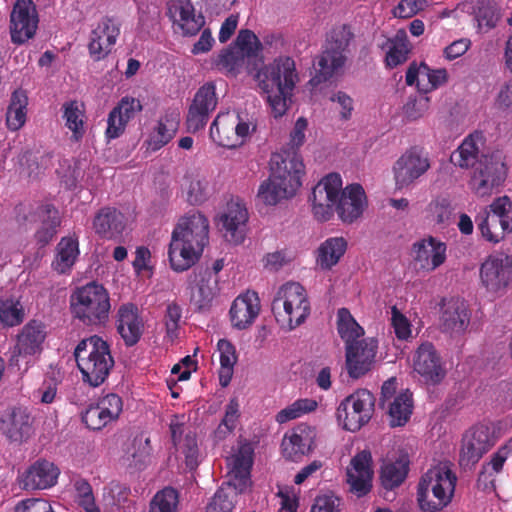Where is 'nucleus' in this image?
<instances>
[{
	"instance_id": "obj_1",
	"label": "nucleus",
	"mask_w": 512,
	"mask_h": 512,
	"mask_svg": "<svg viewBox=\"0 0 512 512\" xmlns=\"http://www.w3.org/2000/svg\"><path fill=\"white\" fill-rule=\"evenodd\" d=\"M271 174L258 189V198L274 206L291 198L302 185L305 166L301 156L293 149L273 153L270 159Z\"/></svg>"
},
{
	"instance_id": "obj_26",
	"label": "nucleus",
	"mask_w": 512,
	"mask_h": 512,
	"mask_svg": "<svg viewBox=\"0 0 512 512\" xmlns=\"http://www.w3.org/2000/svg\"><path fill=\"white\" fill-rule=\"evenodd\" d=\"M371 464V452L363 450L351 459L350 466L347 468V482L350 484V490L358 497L368 494L372 488Z\"/></svg>"
},
{
	"instance_id": "obj_42",
	"label": "nucleus",
	"mask_w": 512,
	"mask_h": 512,
	"mask_svg": "<svg viewBox=\"0 0 512 512\" xmlns=\"http://www.w3.org/2000/svg\"><path fill=\"white\" fill-rule=\"evenodd\" d=\"M382 49H387L385 63L388 67L394 68L404 63L410 53V43L404 29H399L393 38H387L381 44Z\"/></svg>"
},
{
	"instance_id": "obj_49",
	"label": "nucleus",
	"mask_w": 512,
	"mask_h": 512,
	"mask_svg": "<svg viewBox=\"0 0 512 512\" xmlns=\"http://www.w3.org/2000/svg\"><path fill=\"white\" fill-rule=\"evenodd\" d=\"M62 109L65 126L72 132L71 139L75 142H79L85 134L84 110L75 100L65 102Z\"/></svg>"
},
{
	"instance_id": "obj_11",
	"label": "nucleus",
	"mask_w": 512,
	"mask_h": 512,
	"mask_svg": "<svg viewBox=\"0 0 512 512\" xmlns=\"http://www.w3.org/2000/svg\"><path fill=\"white\" fill-rule=\"evenodd\" d=\"M431 167L428 154L423 148L407 149L394 163L393 174L398 189L407 188L422 177Z\"/></svg>"
},
{
	"instance_id": "obj_57",
	"label": "nucleus",
	"mask_w": 512,
	"mask_h": 512,
	"mask_svg": "<svg viewBox=\"0 0 512 512\" xmlns=\"http://www.w3.org/2000/svg\"><path fill=\"white\" fill-rule=\"evenodd\" d=\"M317 405V402L310 398L298 399L286 408L280 410L276 414L275 419L279 424H283L314 411Z\"/></svg>"
},
{
	"instance_id": "obj_21",
	"label": "nucleus",
	"mask_w": 512,
	"mask_h": 512,
	"mask_svg": "<svg viewBox=\"0 0 512 512\" xmlns=\"http://www.w3.org/2000/svg\"><path fill=\"white\" fill-rule=\"evenodd\" d=\"M190 303L197 312L208 311L216 295L218 279L209 268H199L190 276Z\"/></svg>"
},
{
	"instance_id": "obj_59",
	"label": "nucleus",
	"mask_w": 512,
	"mask_h": 512,
	"mask_svg": "<svg viewBox=\"0 0 512 512\" xmlns=\"http://www.w3.org/2000/svg\"><path fill=\"white\" fill-rule=\"evenodd\" d=\"M151 453L150 439L136 437L132 443V452H127V460L129 466L141 470L145 466L147 459Z\"/></svg>"
},
{
	"instance_id": "obj_14",
	"label": "nucleus",
	"mask_w": 512,
	"mask_h": 512,
	"mask_svg": "<svg viewBox=\"0 0 512 512\" xmlns=\"http://www.w3.org/2000/svg\"><path fill=\"white\" fill-rule=\"evenodd\" d=\"M217 104L218 97L215 84L207 82L200 86L188 108L187 130L191 133L202 130L206 126L211 113L216 109Z\"/></svg>"
},
{
	"instance_id": "obj_25",
	"label": "nucleus",
	"mask_w": 512,
	"mask_h": 512,
	"mask_svg": "<svg viewBox=\"0 0 512 512\" xmlns=\"http://www.w3.org/2000/svg\"><path fill=\"white\" fill-rule=\"evenodd\" d=\"M248 211L244 204L230 201L220 216L221 231L226 241L238 245L245 239Z\"/></svg>"
},
{
	"instance_id": "obj_38",
	"label": "nucleus",
	"mask_w": 512,
	"mask_h": 512,
	"mask_svg": "<svg viewBox=\"0 0 512 512\" xmlns=\"http://www.w3.org/2000/svg\"><path fill=\"white\" fill-rule=\"evenodd\" d=\"M202 253L203 250L196 249L188 242L174 236L171 237L168 256L171 268L174 271L183 272L188 270L198 261Z\"/></svg>"
},
{
	"instance_id": "obj_41",
	"label": "nucleus",
	"mask_w": 512,
	"mask_h": 512,
	"mask_svg": "<svg viewBox=\"0 0 512 512\" xmlns=\"http://www.w3.org/2000/svg\"><path fill=\"white\" fill-rule=\"evenodd\" d=\"M347 241L343 237L327 238L316 250V265L323 271L336 266L347 250Z\"/></svg>"
},
{
	"instance_id": "obj_3",
	"label": "nucleus",
	"mask_w": 512,
	"mask_h": 512,
	"mask_svg": "<svg viewBox=\"0 0 512 512\" xmlns=\"http://www.w3.org/2000/svg\"><path fill=\"white\" fill-rule=\"evenodd\" d=\"M457 476L448 462L429 468L419 479L416 500L423 512H439L447 507L454 496Z\"/></svg>"
},
{
	"instance_id": "obj_44",
	"label": "nucleus",
	"mask_w": 512,
	"mask_h": 512,
	"mask_svg": "<svg viewBox=\"0 0 512 512\" xmlns=\"http://www.w3.org/2000/svg\"><path fill=\"white\" fill-rule=\"evenodd\" d=\"M391 427L404 426L413 412V397L409 390L397 394L392 401L386 404Z\"/></svg>"
},
{
	"instance_id": "obj_10",
	"label": "nucleus",
	"mask_w": 512,
	"mask_h": 512,
	"mask_svg": "<svg viewBox=\"0 0 512 512\" xmlns=\"http://www.w3.org/2000/svg\"><path fill=\"white\" fill-rule=\"evenodd\" d=\"M374 406V395L367 389H359L341 401L336 416L345 430L356 432L369 422Z\"/></svg>"
},
{
	"instance_id": "obj_22",
	"label": "nucleus",
	"mask_w": 512,
	"mask_h": 512,
	"mask_svg": "<svg viewBox=\"0 0 512 512\" xmlns=\"http://www.w3.org/2000/svg\"><path fill=\"white\" fill-rule=\"evenodd\" d=\"M413 369L427 383L432 384L440 383L446 375L441 358L430 342H424L416 349L413 356Z\"/></svg>"
},
{
	"instance_id": "obj_32",
	"label": "nucleus",
	"mask_w": 512,
	"mask_h": 512,
	"mask_svg": "<svg viewBox=\"0 0 512 512\" xmlns=\"http://www.w3.org/2000/svg\"><path fill=\"white\" fill-rule=\"evenodd\" d=\"M93 228L102 239L120 241L126 228V219L116 208L103 207L93 219Z\"/></svg>"
},
{
	"instance_id": "obj_27",
	"label": "nucleus",
	"mask_w": 512,
	"mask_h": 512,
	"mask_svg": "<svg viewBox=\"0 0 512 512\" xmlns=\"http://www.w3.org/2000/svg\"><path fill=\"white\" fill-rule=\"evenodd\" d=\"M119 34V24L113 18L104 17L91 32L88 44L90 56L95 61L104 59L111 52Z\"/></svg>"
},
{
	"instance_id": "obj_19",
	"label": "nucleus",
	"mask_w": 512,
	"mask_h": 512,
	"mask_svg": "<svg viewBox=\"0 0 512 512\" xmlns=\"http://www.w3.org/2000/svg\"><path fill=\"white\" fill-rule=\"evenodd\" d=\"M0 432L10 443L22 444L33 434L31 415L26 408L13 407L0 417Z\"/></svg>"
},
{
	"instance_id": "obj_7",
	"label": "nucleus",
	"mask_w": 512,
	"mask_h": 512,
	"mask_svg": "<svg viewBox=\"0 0 512 512\" xmlns=\"http://www.w3.org/2000/svg\"><path fill=\"white\" fill-rule=\"evenodd\" d=\"M276 320L286 324L289 330L302 325L311 312L305 288L298 282H288L280 287L272 302Z\"/></svg>"
},
{
	"instance_id": "obj_51",
	"label": "nucleus",
	"mask_w": 512,
	"mask_h": 512,
	"mask_svg": "<svg viewBox=\"0 0 512 512\" xmlns=\"http://www.w3.org/2000/svg\"><path fill=\"white\" fill-rule=\"evenodd\" d=\"M187 201L192 205L203 203L209 195V182L198 173L188 172L184 176Z\"/></svg>"
},
{
	"instance_id": "obj_61",
	"label": "nucleus",
	"mask_w": 512,
	"mask_h": 512,
	"mask_svg": "<svg viewBox=\"0 0 512 512\" xmlns=\"http://www.w3.org/2000/svg\"><path fill=\"white\" fill-rule=\"evenodd\" d=\"M130 493L131 490L126 484L113 481L104 488L103 501L112 509L119 508L128 500Z\"/></svg>"
},
{
	"instance_id": "obj_15",
	"label": "nucleus",
	"mask_w": 512,
	"mask_h": 512,
	"mask_svg": "<svg viewBox=\"0 0 512 512\" xmlns=\"http://www.w3.org/2000/svg\"><path fill=\"white\" fill-rule=\"evenodd\" d=\"M378 348L375 338H361L345 347V363L348 375L353 379L364 376L371 370Z\"/></svg>"
},
{
	"instance_id": "obj_18",
	"label": "nucleus",
	"mask_w": 512,
	"mask_h": 512,
	"mask_svg": "<svg viewBox=\"0 0 512 512\" xmlns=\"http://www.w3.org/2000/svg\"><path fill=\"white\" fill-rule=\"evenodd\" d=\"M46 326L39 320L28 321L16 336V343L11 354V363L17 364L19 357L40 354L46 339Z\"/></svg>"
},
{
	"instance_id": "obj_56",
	"label": "nucleus",
	"mask_w": 512,
	"mask_h": 512,
	"mask_svg": "<svg viewBox=\"0 0 512 512\" xmlns=\"http://www.w3.org/2000/svg\"><path fill=\"white\" fill-rule=\"evenodd\" d=\"M407 474V464L399 461L387 463L381 468L380 479L382 486L387 490H392L404 482Z\"/></svg>"
},
{
	"instance_id": "obj_54",
	"label": "nucleus",
	"mask_w": 512,
	"mask_h": 512,
	"mask_svg": "<svg viewBox=\"0 0 512 512\" xmlns=\"http://www.w3.org/2000/svg\"><path fill=\"white\" fill-rule=\"evenodd\" d=\"M25 318V310L18 300L0 299V324L2 327H15Z\"/></svg>"
},
{
	"instance_id": "obj_53",
	"label": "nucleus",
	"mask_w": 512,
	"mask_h": 512,
	"mask_svg": "<svg viewBox=\"0 0 512 512\" xmlns=\"http://www.w3.org/2000/svg\"><path fill=\"white\" fill-rule=\"evenodd\" d=\"M242 492L222 484L206 507V512H232L236 498Z\"/></svg>"
},
{
	"instance_id": "obj_13",
	"label": "nucleus",
	"mask_w": 512,
	"mask_h": 512,
	"mask_svg": "<svg viewBox=\"0 0 512 512\" xmlns=\"http://www.w3.org/2000/svg\"><path fill=\"white\" fill-rule=\"evenodd\" d=\"M505 176L503 162L492 156H482L480 162L473 168L469 186L476 195L488 196L504 182Z\"/></svg>"
},
{
	"instance_id": "obj_6",
	"label": "nucleus",
	"mask_w": 512,
	"mask_h": 512,
	"mask_svg": "<svg viewBox=\"0 0 512 512\" xmlns=\"http://www.w3.org/2000/svg\"><path fill=\"white\" fill-rule=\"evenodd\" d=\"M353 36L350 27L347 25H341L331 30L326 38L323 50L317 58L316 73L310 80L312 86L330 80L344 67L348 58V47Z\"/></svg>"
},
{
	"instance_id": "obj_40",
	"label": "nucleus",
	"mask_w": 512,
	"mask_h": 512,
	"mask_svg": "<svg viewBox=\"0 0 512 512\" xmlns=\"http://www.w3.org/2000/svg\"><path fill=\"white\" fill-rule=\"evenodd\" d=\"M210 138L218 146L233 149L239 146L235 119L229 113L218 114L210 127Z\"/></svg>"
},
{
	"instance_id": "obj_33",
	"label": "nucleus",
	"mask_w": 512,
	"mask_h": 512,
	"mask_svg": "<svg viewBox=\"0 0 512 512\" xmlns=\"http://www.w3.org/2000/svg\"><path fill=\"white\" fill-rule=\"evenodd\" d=\"M116 327L126 346L138 343L143 333V322L135 304L125 303L119 307Z\"/></svg>"
},
{
	"instance_id": "obj_55",
	"label": "nucleus",
	"mask_w": 512,
	"mask_h": 512,
	"mask_svg": "<svg viewBox=\"0 0 512 512\" xmlns=\"http://www.w3.org/2000/svg\"><path fill=\"white\" fill-rule=\"evenodd\" d=\"M179 505V493L173 487L159 490L151 499L149 512H176Z\"/></svg>"
},
{
	"instance_id": "obj_43",
	"label": "nucleus",
	"mask_w": 512,
	"mask_h": 512,
	"mask_svg": "<svg viewBox=\"0 0 512 512\" xmlns=\"http://www.w3.org/2000/svg\"><path fill=\"white\" fill-rule=\"evenodd\" d=\"M509 456L511 455L507 450H505L503 446H500L497 451L491 455L490 460L483 463L477 479L479 488L488 491L495 489V476L502 471Z\"/></svg>"
},
{
	"instance_id": "obj_63",
	"label": "nucleus",
	"mask_w": 512,
	"mask_h": 512,
	"mask_svg": "<svg viewBox=\"0 0 512 512\" xmlns=\"http://www.w3.org/2000/svg\"><path fill=\"white\" fill-rule=\"evenodd\" d=\"M235 45L243 56H256L261 49V43L258 37L254 32L248 29L239 31Z\"/></svg>"
},
{
	"instance_id": "obj_48",
	"label": "nucleus",
	"mask_w": 512,
	"mask_h": 512,
	"mask_svg": "<svg viewBox=\"0 0 512 512\" xmlns=\"http://www.w3.org/2000/svg\"><path fill=\"white\" fill-rule=\"evenodd\" d=\"M79 255V243L77 238L63 237L57 244V255L52 263L53 268L64 274L74 265Z\"/></svg>"
},
{
	"instance_id": "obj_64",
	"label": "nucleus",
	"mask_w": 512,
	"mask_h": 512,
	"mask_svg": "<svg viewBox=\"0 0 512 512\" xmlns=\"http://www.w3.org/2000/svg\"><path fill=\"white\" fill-rule=\"evenodd\" d=\"M244 56L235 48L224 49L216 60V66L220 70L235 74L237 69L243 64Z\"/></svg>"
},
{
	"instance_id": "obj_28",
	"label": "nucleus",
	"mask_w": 512,
	"mask_h": 512,
	"mask_svg": "<svg viewBox=\"0 0 512 512\" xmlns=\"http://www.w3.org/2000/svg\"><path fill=\"white\" fill-rule=\"evenodd\" d=\"M167 15L180 27L185 36L196 35L205 24L204 16L195 13L191 0H170Z\"/></svg>"
},
{
	"instance_id": "obj_31",
	"label": "nucleus",
	"mask_w": 512,
	"mask_h": 512,
	"mask_svg": "<svg viewBox=\"0 0 512 512\" xmlns=\"http://www.w3.org/2000/svg\"><path fill=\"white\" fill-rule=\"evenodd\" d=\"M446 250V244L432 236L413 244L414 260L426 271H433L445 262Z\"/></svg>"
},
{
	"instance_id": "obj_23",
	"label": "nucleus",
	"mask_w": 512,
	"mask_h": 512,
	"mask_svg": "<svg viewBox=\"0 0 512 512\" xmlns=\"http://www.w3.org/2000/svg\"><path fill=\"white\" fill-rule=\"evenodd\" d=\"M316 429L307 424H299L285 433L281 448L283 456L291 461H297L315 447Z\"/></svg>"
},
{
	"instance_id": "obj_8",
	"label": "nucleus",
	"mask_w": 512,
	"mask_h": 512,
	"mask_svg": "<svg viewBox=\"0 0 512 512\" xmlns=\"http://www.w3.org/2000/svg\"><path fill=\"white\" fill-rule=\"evenodd\" d=\"M511 206L509 197L502 196L478 212L475 223L486 241L498 243L504 239L507 232H512Z\"/></svg>"
},
{
	"instance_id": "obj_16",
	"label": "nucleus",
	"mask_w": 512,
	"mask_h": 512,
	"mask_svg": "<svg viewBox=\"0 0 512 512\" xmlns=\"http://www.w3.org/2000/svg\"><path fill=\"white\" fill-rule=\"evenodd\" d=\"M10 18L13 43L23 44L34 36L38 27V15L32 0H17Z\"/></svg>"
},
{
	"instance_id": "obj_62",
	"label": "nucleus",
	"mask_w": 512,
	"mask_h": 512,
	"mask_svg": "<svg viewBox=\"0 0 512 512\" xmlns=\"http://www.w3.org/2000/svg\"><path fill=\"white\" fill-rule=\"evenodd\" d=\"M429 107V97L420 93L419 96L408 98L406 104L403 107V112L409 121H416L427 113Z\"/></svg>"
},
{
	"instance_id": "obj_37",
	"label": "nucleus",
	"mask_w": 512,
	"mask_h": 512,
	"mask_svg": "<svg viewBox=\"0 0 512 512\" xmlns=\"http://www.w3.org/2000/svg\"><path fill=\"white\" fill-rule=\"evenodd\" d=\"M59 469L54 463L39 459L25 473V489H47L54 486L59 476Z\"/></svg>"
},
{
	"instance_id": "obj_30",
	"label": "nucleus",
	"mask_w": 512,
	"mask_h": 512,
	"mask_svg": "<svg viewBox=\"0 0 512 512\" xmlns=\"http://www.w3.org/2000/svg\"><path fill=\"white\" fill-rule=\"evenodd\" d=\"M260 312V300L258 294L253 291H247L239 295L233 301L229 316L231 324L238 330H244L250 327Z\"/></svg>"
},
{
	"instance_id": "obj_34",
	"label": "nucleus",
	"mask_w": 512,
	"mask_h": 512,
	"mask_svg": "<svg viewBox=\"0 0 512 512\" xmlns=\"http://www.w3.org/2000/svg\"><path fill=\"white\" fill-rule=\"evenodd\" d=\"M512 275L509 258L490 256L481 265L480 277L483 285L489 291L497 292L505 288Z\"/></svg>"
},
{
	"instance_id": "obj_5",
	"label": "nucleus",
	"mask_w": 512,
	"mask_h": 512,
	"mask_svg": "<svg viewBox=\"0 0 512 512\" xmlns=\"http://www.w3.org/2000/svg\"><path fill=\"white\" fill-rule=\"evenodd\" d=\"M110 309L109 292L95 281L77 287L70 296L73 317L86 326H105L109 320Z\"/></svg>"
},
{
	"instance_id": "obj_39",
	"label": "nucleus",
	"mask_w": 512,
	"mask_h": 512,
	"mask_svg": "<svg viewBox=\"0 0 512 512\" xmlns=\"http://www.w3.org/2000/svg\"><path fill=\"white\" fill-rule=\"evenodd\" d=\"M180 115L176 111H167L157 123V127L147 140V148L153 152L168 144L178 130Z\"/></svg>"
},
{
	"instance_id": "obj_17",
	"label": "nucleus",
	"mask_w": 512,
	"mask_h": 512,
	"mask_svg": "<svg viewBox=\"0 0 512 512\" xmlns=\"http://www.w3.org/2000/svg\"><path fill=\"white\" fill-rule=\"evenodd\" d=\"M470 316L468 306L463 299H444L439 319L441 332L448 334L451 338L464 335L470 324Z\"/></svg>"
},
{
	"instance_id": "obj_52",
	"label": "nucleus",
	"mask_w": 512,
	"mask_h": 512,
	"mask_svg": "<svg viewBox=\"0 0 512 512\" xmlns=\"http://www.w3.org/2000/svg\"><path fill=\"white\" fill-rule=\"evenodd\" d=\"M72 486L75 492L74 500L80 508L85 512H101L96 504L93 489L88 480L76 477L72 480Z\"/></svg>"
},
{
	"instance_id": "obj_24",
	"label": "nucleus",
	"mask_w": 512,
	"mask_h": 512,
	"mask_svg": "<svg viewBox=\"0 0 512 512\" xmlns=\"http://www.w3.org/2000/svg\"><path fill=\"white\" fill-rule=\"evenodd\" d=\"M366 207L367 197L360 184L355 183L341 188L335 211L343 223H354L362 216Z\"/></svg>"
},
{
	"instance_id": "obj_20",
	"label": "nucleus",
	"mask_w": 512,
	"mask_h": 512,
	"mask_svg": "<svg viewBox=\"0 0 512 512\" xmlns=\"http://www.w3.org/2000/svg\"><path fill=\"white\" fill-rule=\"evenodd\" d=\"M179 238L198 250H204L209 242V221L200 212H193L182 217L172 232Z\"/></svg>"
},
{
	"instance_id": "obj_60",
	"label": "nucleus",
	"mask_w": 512,
	"mask_h": 512,
	"mask_svg": "<svg viewBox=\"0 0 512 512\" xmlns=\"http://www.w3.org/2000/svg\"><path fill=\"white\" fill-rule=\"evenodd\" d=\"M239 416V402L237 397H233L226 405L224 418L215 431L216 438L223 439L227 434L231 433L236 427Z\"/></svg>"
},
{
	"instance_id": "obj_4",
	"label": "nucleus",
	"mask_w": 512,
	"mask_h": 512,
	"mask_svg": "<svg viewBox=\"0 0 512 512\" xmlns=\"http://www.w3.org/2000/svg\"><path fill=\"white\" fill-rule=\"evenodd\" d=\"M73 355L83 381L92 387L103 384L115 364L110 345L98 335L82 339Z\"/></svg>"
},
{
	"instance_id": "obj_2",
	"label": "nucleus",
	"mask_w": 512,
	"mask_h": 512,
	"mask_svg": "<svg viewBox=\"0 0 512 512\" xmlns=\"http://www.w3.org/2000/svg\"><path fill=\"white\" fill-rule=\"evenodd\" d=\"M255 80L265 94L273 116H283L299 80L294 59L284 55L276 57L256 72Z\"/></svg>"
},
{
	"instance_id": "obj_47",
	"label": "nucleus",
	"mask_w": 512,
	"mask_h": 512,
	"mask_svg": "<svg viewBox=\"0 0 512 512\" xmlns=\"http://www.w3.org/2000/svg\"><path fill=\"white\" fill-rule=\"evenodd\" d=\"M462 10L474 15L479 28H494L499 20L496 8L488 0H466Z\"/></svg>"
},
{
	"instance_id": "obj_9",
	"label": "nucleus",
	"mask_w": 512,
	"mask_h": 512,
	"mask_svg": "<svg viewBox=\"0 0 512 512\" xmlns=\"http://www.w3.org/2000/svg\"><path fill=\"white\" fill-rule=\"evenodd\" d=\"M498 441L493 423H477L464 432L461 439L459 463L468 467L477 464Z\"/></svg>"
},
{
	"instance_id": "obj_58",
	"label": "nucleus",
	"mask_w": 512,
	"mask_h": 512,
	"mask_svg": "<svg viewBox=\"0 0 512 512\" xmlns=\"http://www.w3.org/2000/svg\"><path fill=\"white\" fill-rule=\"evenodd\" d=\"M47 204H19L15 207V221L20 228L27 230L33 224L38 223L42 217V211Z\"/></svg>"
},
{
	"instance_id": "obj_35",
	"label": "nucleus",
	"mask_w": 512,
	"mask_h": 512,
	"mask_svg": "<svg viewBox=\"0 0 512 512\" xmlns=\"http://www.w3.org/2000/svg\"><path fill=\"white\" fill-rule=\"evenodd\" d=\"M253 464V451L249 446H242L232 458L230 479L224 485L245 492L251 484L250 472Z\"/></svg>"
},
{
	"instance_id": "obj_50",
	"label": "nucleus",
	"mask_w": 512,
	"mask_h": 512,
	"mask_svg": "<svg viewBox=\"0 0 512 512\" xmlns=\"http://www.w3.org/2000/svg\"><path fill=\"white\" fill-rule=\"evenodd\" d=\"M337 331L345 346L359 341L364 335V329L356 322L347 308L338 310Z\"/></svg>"
},
{
	"instance_id": "obj_45",
	"label": "nucleus",
	"mask_w": 512,
	"mask_h": 512,
	"mask_svg": "<svg viewBox=\"0 0 512 512\" xmlns=\"http://www.w3.org/2000/svg\"><path fill=\"white\" fill-rule=\"evenodd\" d=\"M28 96L26 91L16 89L10 98L6 112V125L10 131H18L26 122Z\"/></svg>"
},
{
	"instance_id": "obj_29",
	"label": "nucleus",
	"mask_w": 512,
	"mask_h": 512,
	"mask_svg": "<svg viewBox=\"0 0 512 512\" xmlns=\"http://www.w3.org/2000/svg\"><path fill=\"white\" fill-rule=\"evenodd\" d=\"M405 81L409 86L416 83L418 91L426 95L445 84L448 81V73L445 68L432 69L424 62L420 65L413 62L406 71Z\"/></svg>"
},
{
	"instance_id": "obj_36",
	"label": "nucleus",
	"mask_w": 512,
	"mask_h": 512,
	"mask_svg": "<svg viewBox=\"0 0 512 512\" xmlns=\"http://www.w3.org/2000/svg\"><path fill=\"white\" fill-rule=\"evenodd\" d=\"M485 138L482 132H474L468 135L460 146L451 154L450 161L463 169L474 168L484 154L480 153Z\"/></svg>"
},
{
	"instance_id": "obj_46",
	"label": "nucleus",
	"mask_w": 512,
	"mask_h": 512,
	"mask_svg": "<svg viewBox=\"0 0 512 512\" xmlns=\"http://www.w3.org/2000/svg\"><path fill=\"white\" fill-rule=\"evenodd\" d=\"M38 223H40V226L36 230L34 237L40 246H45L55 237L57 229L61 224L58 209L52 204H47V207L42 211V217Z\"/></svg>"
},
{
	"instance_id": "obj_12",
	"label": "nucleus",
	"mask_w": 512,
	"mask_h": 512,
	"mask_svg": "<svg viewBox=\"0 0 512 512\" xmlns=\"http://www.w3.org/2000/svg\"><path fill=\"white\" fill-rule=\"evenodd\" d=\"M341 188L342 179L337 173L328 174L313 188L309 199L317 220L324 222L331 219Z\"/></svg>"
}]
</instances>
